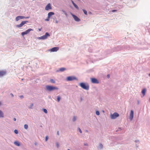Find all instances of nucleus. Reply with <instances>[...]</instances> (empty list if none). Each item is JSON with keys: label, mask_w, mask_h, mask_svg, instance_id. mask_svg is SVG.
Wrapping results in <instances>:
<instances>
[{"label": "nucleus", "mask_w": 150, "mask_h": 150, "mask_svg": "<svg viewBox=\"0 0 150 150\" xmlns=\"http://www.w3.org/2000/svg\"><path fill=\"white\" fill-rule=\"evenodd\" d=\"M24 128L25 129H27L28 128V126L27 124H25L24 125Z\"/></svg>", "instance_id": "aec40b11"}, {"label": "nucleus", "mask_w": 150, "mask_h": 150, "mask_svg": "<svg viewBox=\"0 0 150 150\" xmlns=\"http://www.w3.org/2000/svg\"><path fill=\"white\" fill-rule=\"evenodd\" d=\"M56 23H58V21H56Z\"/></svg>", "instance_id": "c03bdc74"}, {"label": "nucleus", "mask_w": 150, "mask_h": 150, "mask_svg": "<svg viewBox=\"0 0 150 150\" xmlns=\"http://www.w3.org/2000/svg\"><path fill=\"white\" fill-rule=\"evenodd\" d=\"M91 82L93 83H99V82L95 78H91Z\"/></svg>", "instance_id": "1a4fd4ad"}, {"label": "nucleus", "mask_w": 150, "mask_h": 150, "mask_svg": "<svg viewBox=\"0 0 150 150\" xmlns=\"http://www.w3.org/2000/svg\"><path fill=\"white\" fill-rule=\"evenodd\" d=\"M109 77H110V76H109V74L108 75H107V77L108 78H109Z\"/></svg>", "instance_id": "ea45409f"}, {"label": "nucleus", "mask_w": 150, "mask_h": 150, "mask_svg": "<svg viewBox=\"0 0 150 150\" xmlns=\"http://www.w3.org/2000/svg\"><path fill=\"white\" fill-rule=\"evenodd\" d=\"M85 145H86V144H85Z\"/></svg>", "instance_id": "3c124183"}, {"label": "nucleus", "mask_w": 150, "mask_h": 150, "mask_svg": "<svg viewBox=\"0 0 150 150\" xmlns=\"http://www.w3.org/2000/svg\"><path fill=\"white\" fill-rule=\"evenodd\" d=\"M54 13L50 12L48 13V18H50V17L54 15Z\"/></svg>", "instance_id": "4468645a"}, {"label": "nucleus", "mask_w": 150, "mask_h": 150, "mask_svg": "<svg viewBox=\"0 0 150 150\" xmlns=\"http://www.w3.org/2000/svg\"><path fill=\"white\" fill-rule=\"evenodd\" d=\"M65 69H66L65 68H64L62 67V68H61L59 69V71H64L65 70Z\"/></svg>", "instance_id": "6ab92c4d"}, {"label": "nucleus", "mask_w": 150, "mask_h": 150, "mask_svg": "<svg viewBox=\"0 0 150 150\" xmlns=\"http://www.w3.org/2000/svg\"><path fill=\"white\" fill-rule=\"evenodd\" d=\"M67 80L68 81H71L74 80H78V79L74 76H70L67 78Z\"/></svg>", "instance_id": "7ed1b4c3"}, {"label": "nucleus", "mask_w": 150, "mask_h": 150, "mask_svg": "<svg viewBox=\"0 0 150 150\" xmlns=\"http://www.w3.org/2000/svg\"><path fill=\"white\" fill-rule=\"evenodd\" d=\"M14 144L18 146H20V143L19 142H18V141H15L14 142Z\"/></svg>", "instance_id": "dca6fc26"}, {"label": "nucleus", "mask_w": 150, "mask_h": 150, "mask_svg": "<svg viewBox=\"0 0 150 150\" xmlns=\"http://www.w3.org/2000/svg\"><path fill=\"white\" fill-rule=\"evenodd\" d=\"M60 98L59 96H58L57 97V100L58 102H59L60 100Z\"/></svg>", "instance_id": "b1692460"}, {"label": "nucleus", "mask_w": 150, "mask_h": 150, "mask_svg": "<svg viewBox=\"0 0 150 150\" xmlns=\"http://www.w3.org/2000/svg\"><path fill=\"white\" fill-rule=\"evenodd\" d=\"M57 134L58 135H59V132L58 131H57Z\"/></svg>", "instance_id": "e433bc0d"}, {"label": "nucleus", "mask_w": 150, "mask_h": 150, "mask_svg": "<svg viewBox=\"0 0 150 150\" xmlns=\"http://www.w3.org/2000/svg\"><path fill=\"white\" fill-rule=\"evenodd\" d=\"M20 97L21 98H23V96H20Z\"/></svg>", "instance_id": "4c0bfd02"}, {"label": "nucleus", "mask_w": 150, "mask_h": 150, "mask_svg": "<svg viewBox=\"0 0 150 150\" xmlns=\"http://www.w3.org/2000/svg\"><path fill=\"white\" fill-rule=\"evenodd\" d=\"M50 81L52 83H55V81L53 79H51Z\"/></svg>", "instance_id": "a878e982"}, {"label": "nucleus", "mask_w": 150, "mask_h": 150, "mask_svg": "<svg viewBox=\"0 0 150 150\" xmlns=\"http://www.w3.org/2000/svg\"><path fill=\"white\" fill-rule=\"evenodd\" d=\"M46 90L49 91H51L54 90L58 89V88L57 87L49 85L46 86Z\"/></svg>", "instance_id": "f03ea898"}, {"label": "nucleus", "mask_w": 150, "mask_h": 150, "mask_svg": "<svg viewBox=\"0 0 150 150\" xmlns=\"http://www.w3.org/2000/svg\"><path fill=\"white\" fill-rule=\"evenodd\" d=\"M45 140L46 141H47V140H48V137H47V136L46 137Z\"/></svg>", "instance_id": "473e14b6"}, {"label": "nucleus", "mask_w": 150, "mask_h": 150, "mask_svg": "<svg viewBox=\"0 0 150 150\" xmlns=\"http://www.w3.org/2000/svg\"><path fill=\"white\" fill-rule=\"evenodd\" d=\"M71 2H72V4H73H73H74V1H72V0H71Z\"/></svg>", "instance_id": "58836bf2"}, {"label": "nucleus", "mask_w": 150, "mask_h": 150, "mask_svg": "<svg viewBox=\"0 0 150 150\" xmlns=\"http://www.w3.org/2000/svg\"><path fill=\"white\" fill-rule=\"evenodd\" d=\"M43 111L45 113H47V110L46 109H43Z\"/></svg>", "instance_id": "393cba45"}, {"label": "nucleus", "mask_w": 150, "mask_h": 150, "mask_svg": "<svg viewBox=\"0 0 150 150\" xmlns=\"http://www.w3.org/2000/svg\"><path fill=\"white\" fill-rule=\"evenodd\" d=\"M6 74V72L5 71H0V77L3 76L5 75Z\"/></svg>", "instance_id": "f8f14e48"}, {"label": "nucleus", "mask_w": 150, "mask_h": 150, "mask_svg": "<svg viewBox=\"0 0 150 150\" xmlns=\"http://www.w3.org/2000/svg\"><path fill=\"white\" fill-rule=\"evenodd\" d=\"M117 11V10H113L112 11V12H116Z\"/></svg>", "instance_id": "2f4dec72"}, {"label": "nucleus", "mask_w": 150, "mask_h": 150, "mask_svg": "<svg viewBox=\"0 0 150 150\" xmlns=\"http://www.w3.org/2000/svg\"><path fill=\"white\" fill-rule=\"evenodd\" d=\"M28 22V21H23L21 22V23L19 25H16V27L17 28H21L23 26V25L27 23Z\"/></svg>", "instance_id": "423d86ee"}, {"label": "nucleus", "mask_w": 150, "mask_h": 150, "mask_svg": "<svg viewBox=\"0 0 150 150\" xmlns=\"http://www.w3.org/2000/svg\"><path fill=\"white\" fill-rule=\"evenodd\" d=\"M100 147L101 148H102L103 147V145L101 144H100Z\"/></svg>", "instance_id": "c9c22d12"}, {"label": "nucleus", "mask_w": 150, "mask_h": 150, "mask_svg": "<svg viewBox=\"0 0 150 150\" xmlns=\"http://www.w3.org/2000/svg\"><path fill=\"white\" fill-rule=\"evenodd\" d=\"M85 145H86V144H85Z\"/></svg>", "instance_id": "8fccbe9b"}, {"label": "nucleus", "mask_w": 150, "mask_h": 150, "mask_svg": "<svg viewBox=\"0 0 150 150\" xmlns=\"http://www.w3.org/2000/svg\"><path fill=\"white\" fill-rule=\"evenodd\" d=\"M59 49V48L58 47H54L50 50H49V51L51 52H57V51Z\"/></svg>", "instance_id": "6e6552de"}, {"label": "nucleus", "mask_w": 150, "mask_h": 150, "mask_svg": "<svg viewBox=\"0 0 150 150\" xmlns=\"http://www.w3.org/2000/svg\"><path fill=\"white\" fill-rule=\"evenodd\" d=\"M33 30L31 28H29L26 31L24 32H22L21 33V35H26L30 33V32L31 31H33Z\"/></svg>", "instance_id": "0eeeda50"}, {"label": "nucleus", "mask_w": 150, "mask_h": 150, "mask_svg": "<svg viewBox=\"0 0 150 150\" xmlns=\"http://www.w3.org/2000/svg\"><path fill=\"white\" fill-rule=\"evenodd\" d=\"M146 92V89H144L142 91V93L143 94V96H144Z\"/></svg>", "instance_id": "2eb2a0df"}, {"label": "nucleus", "mask_w": 150, "mask_h": 150, "mask_svg": "<svg viewBox=\"0 0 150 150\" xmlns=\"http://www.w3.org/2000/svg\"><path fill=\"white\" fill-rule=\"evenodd\" d=\"M78 129L79 130V132L81 133H82V131L81 129L80 128H78Z\"/></svg>", "instance_id": "7c9ffc66"}, {"label": "nucleus", "mask_w": 150, "mask_h": 150, "mask_svg": "<svg viewBox=\"0 0 150 150\" xmlns=\"http://www.w3.org/2000/svg\"><path fill=\"white\" fill-rule=\"evenodd\" d=\"M56 144V146H57V147L58 148L59 147V144L58 143H57Z\"/></svg>", "instance_id": "72a5a7b5"}, {"label": "nucleus", "mask_w": 150, "mask_h": 150, "mask_svg": "<svg viewBox=\"0 0 150 150\" xmlns=\"http://www.w3.org/2000/svg\"><path fill=\"white\" fill-rule=\"evenodd\" d=\"M74 6L77 9H79V7L78 6L75 4L74 3L73 4Z\"/></svg>", "instance_id": "4be33fe9"}, {"label": "nucleus", "mask_w": 150, "mask_h": 150, "mask_svg": "<svg viewBox=\"0 0 150 150\" xmlns=\"http://www.w3.org/2000/svg\"><path fill=\"white\" fill-rule=\"evenodd\" d=\"M33 104H31V108H32V107H33Z\"/></svg>", "instance_id": "79ce46f5"}, {"label": "nucleus", "mask_w": 150, "mask_h": 150, "mask_svg": "<svg viewBox=\"0 0 150 150\" xmlns=\"http://www.w3.org/2000/svg\"><path fill=\"white\" fill-rule=\"evenodd\" d=\"M1 102H0V105H1Z\"/></svg>", "instance_id": "49530a36"}, {"label": "nucleus", "mask_w": 150, "mask_h": 150, "mask_svg": "<svg viewBox=\"0 0 150 150\" xmlns=\"http://www.w3.org/2000/svg\"><path fill=\"white\" fill-rule=\"evenodd\" d=\"M39 30L40 31L41 30V29H39Z\"/></svg>", "instance_id": "09e8293b"}, {"label": "nucleus", "mask_w": 150, "mask_h": 150, "mask_svg": "<svg viewBox=\"0 0 150 150\" xmlns=\"http://www.w3.org/2000/svg\"><path fill=\"white\" fill-rule=\"evenodd\" d=\"M149 76H150V73H149Z\"/></svg>", "instance_id": "de8ad7c7"}, {"label": "nucleus", "mask_w": 150, "mask_h": 150, "mask_svg": "<svg viewBox=\"0 0 150 150\" xmlns=\"http://www.w3.org/2000/svg\"><path fill=\"white\" fill-rule=\"evenodd\" d=\"M52 8L51 4L50 3L48 4L45 7V10L47 11L49 9H51Z\"/></svg>", "instance_id": "9d476101"}, {"label": "nucleus", "mask_w": 150, "mask_h": 150, "mask_svg": "<svg viewBox=\"0 0 150 150\" xmlns=\"http://www.w3.org/2000/svg\"><path fill=\"white\" fill-rule=\"evenodd\" d=\"M76 120V117L75 116L73 118V121H74Z\"/></svg>", "instance_id": "c85d7f7f"}, {"label": "nucleus", "mask_w": 150, "mask_h": 150, "mask_svg": "<svg viewBox=\"0 0 150 150\" xmlns=\"http://www.w3.org/2000/svg\"><path fill=\"white\" fill-rule=\"evenodd\" d=\"M83 11L85 15H86L87 14V11L86 10H85L84 9H83Z\"/></svg>", "instance_id": "5701e85b"}, {"label": "nucleus", "mask_w": 150, "mask_h": 150, "mask_svg": "<svg viewBox=\"0 0 150 150\" xmlns=\"http://www.w3.org/2000/svg\"><path fill=\"white\" fill-rule=\"evenodd\" d=\"M50 36V35L47 32L45 33V35L39 37V38L40 39L44 40L47 38V37Z\"/></svg>", "instance_id": "20e7f679"}, {"label": "nucleus", "mask_w": 150, "mask_h": 150, "mask_svg": "<svg viewBox=\"0 0 150 150\" xmlns=\"http://www.w3.org/2000/svg\"><path fill=\"white\" fill-rule=\"evenodd\" d=\"M4 114L0 110V117H4Z\"/></svg>", "instance_id": "f3484780"}, {"label": "nucleus", "mask_w": 150, "mask_h": 150, "mask_svg": "<svg viewBox=\"0 0 150 150\" xmlns=\"http://www.w3.org/2000/svg\"><path fill=\"white\" fill-rule=\"evenodd\" d=\"M133 111L132 110H131L130 114V120H132L133 117Z\"/></svg>", "instance_id": "ddd939ff"}, {"label": "nucleus", "mask_w": 150, "mask_h": 150, "mask_svg": "<svg viewBox=\"0 0 150 150\" xmlns=\"http://www.w3.org/2000/svg\"><path fill=\"white\" fill-rule=\"evenodd\" d=\"M11 96L12 97H13V94H12V93H11Z\"/></svg>", "instance_id": "a19ab883"}, {"label": "nucleus", "mask_w": 150, "mask_h": 150, "mask_svg": "<svg viewBox=\"0 0 150 150\" xmlns=\"http://www.w3.org/2000/svg\"><path fill=\"white\" fill-rule=\"evenodd\" d=\"M79 85L82 88L85 90H88L89 89V86L87 83H80Z\"/></svg>", "instance_id": "f257e3e1"}, {"label": "nucleus", "mask_w": 150, "mask_h": 150, "mask_svg": "<svg viewBox=\"0 0 150 150\" xmlns=\"http://www.w3.org/2000/svg\"><path fill=\"white\" fill-rule=\"evenodd\" d=\"M96 114L97 115H99L100 113H99V112L98 111H97L96 112Z\"/></svg>", "instance_id": "cd10ccee"}, {"label": "nucleus", "mask_w": 150, "mask_h": 150, "mask_svg": "<svg viewBox=\"0 0 150 150\" xmlns=\"http://www.w3.org/2000/svg\"><path fill=\"white\" fill-rule=\"evenodd\" d=\"M89 13L90 14H91V12H90Z\"/></svg>", "instance_id": "a18cd8bd"}, {"label": "nucleus", "mask_w": 150, "mask_h": 150, "mask_svg": "<svg viewBox=\"0 0 150 150\" xmlns=\"http://www.w3.org/2000/svg\"><path fill=\"white\" fill-rule=\"evenodd\" d=\"M20 19V18H19V16H17L16 18V21H18Z\"/></svg>", "instance_id": "412c9836"}, {"label": "nucleus", "mask_w": 150, "mask_h": 150, "mask_svg": "<svg viewBox=\"0 0 150 150\" xmlns=\"http://www.w3.org/2000/svg\"><path fill=\"white\" fill-rule=\"evenodd\" d=\"M13 120H14V121H15L16 120V118H13Z\"/></svg>", "instance_id": "37998d69"}, {"label": "nucleus", "mask_w": 150, "mask_h": 150, "mask_svg": "<svg viewBox=\"0 0 150 150\" xmlns=\"http://www.w3.org/2000/svg\"><path fill=\"white\" fill-rule=\"evenodd\" d=\"M71 15L76 21L79 22L80 21V19L79 18L76 16L72 14H71Z\"/></svg>", "instance_id": "9b49d317"}, {"label": "nucleus", "mask_w": 150, "mask_h": 150, "mask_svg": "<svg viewBox=\"0 0 150 150\" xmlns=\"http://www.w3.org/2000/svg\"><path fill=\"white\" fill-rule=\"evenodd\" d=\"M19 18H20V19H22L25 18H29L28 17H25L24 16H19Z\"/></svg>", "instance_id": "a211bd4d"}, {"label": "nucleus", "mask_w": 150, "mask_h": 150, "mask_svg": "<svg viewBox=\"0 0 150 150\" xmlns=\"http://www.w3.org/2000/svg\"><path fill=\"white\" fill-rule=\"evenodd\" d=\"M50 18H47V19H45V21H48L49 20V19H50Z\"/></svg>", "instance_id": "c756f323"}, {"label": "nucleus", "mask_w": 150, "mask_h": 150, "mask_svg": "<svg viewBox=\"0 0 150 150\" xmlns=\"http://www.w3.org/2000/svg\"><path fill=\"white\" fill-rule=\"evenodd\" d=\"M14 132L15 134H17L18 133V131L17 130L15 129L14 130Z\"/></svg>", "instance_id": "bb28decb"}, {"label": "nucleus", "mask_w": 150, "mask_h": 150, "mask_svg": "<svg viewBox=\"0 0 150 150\" xmlns=\"http://www.w3.org/2000/svg\"><path fill=\"white\" fill-rule=\"evenodd\" d=\"M119 116V114L117 112H115L113 114H111L110 117L112 119H115Z\"/></svg>", "instance_id": "39448f33"}, {"label": "nucleus", "mask_w": 150, "mask_h": 150, "mask_svg": "<svg viewBox=\"0 0 150 150\" xmlns=\"http://www.w3.org/2000/svg\"><path fill=\"white\" fill-rule=\"evenodd\" d=\"M149 100H150V98H149Z\"/></svg>", "instance_id": "864d4df0"}, {"label": "nucleus", "mask_w": 150, "mask_h": 150, "mask_svg": "<svg viewBox=\"0 0 150 150\" xmlns=\"http://www.w3.org/2000/svg\"><path fill=\"white\" fill-rule=\"evenodd\" d=\"M67 150H70L69 149H68Z\"/></svg>", "instance_id": "603ef678"}, {"label": "nucleus", "mask_w": 150, "mask_h": 150, "mask_svg": "<svg viewBox=\"0 0 150 150\" xmlns=\"http://www.w3.org/2000/svg\"><path fill=\"white\" fill-rule=\"evenodd\" d=\"M62 11L64 13V14L66 15L67 14V13H66V11H64V10H63Z\"/></svg>", "instance_id": "f704fd0d"}]
</instances>
